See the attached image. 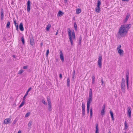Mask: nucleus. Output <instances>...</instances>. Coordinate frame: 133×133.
Here are the masks:
<instances>
[{
	"instance_id": "f704fd0d",
	"label": "nucleus",
	"mask_w": 133,
	"mask_h": 133,
	"mask_svg": "<svg viewBox=\"0 0 133 133\" xmlns=\"http://www.w3.org/2000/svg\"><path fill=\"white\" fill-rule=\"evenodd\" d=\"M42 102L45 105H46L47 104V103H46L45 100L43 99L42 100Z\"/></svg>"
},
{
	"instance_id": "7c9ffc66",
	"label": "nucleus",
	"mask_w": 133,
	"mask_h": 133,
	"mask_svg": "<svg viewBox=\"0 0 133 133\" xmlns=\"http://www.w3.org/2000/svg\"><path fill=\"white\" fill-rule=\"evenodd\" d=\"M24 72L23 70L21 69L18 72V74H22Z\"/></svg>"
},
{
	"instance_id": "ea45409f",
	"label": "nucleus",
	"mask_w": 133,
	"mask_h": 133,
	"mask_svg": "<svg viewBox=\"0 0 133 133\" xmlns=\"http://www.w3.org/2000/svg\"><path fill=\"white\" fill-rule=\"evenodd\" d=\"M26 96H26V95H25L23 97V101H25V99L26 97Z\"/></svg>"
},
{
	"instance_id": "09e8293b",
	"label": "nucleus",
	"mask_w": 133,
	"mask_h": 133,
	"mask_svg": "<svg viewBox=\"0 0 133 133\" xmlns=\"http://www.w3.org/2000/svg\"><path fill=\"white\" fill-rule=\"evenodd\" d=\"M67 82L68 83H69V82H70V79L69 78H68L67 79Z\"/></svg>"
},
{
	"instance_id": "a878e982",
	"label": "nucleus",
	"mask_w": 133,
	"mask_h": 133,
	"mask_svg": "<svg viewBox=\"0 0 133 133\" xmlns=\"http://www.w3.org/2000/svg\"><path fill=\"white\" fill-rule=\"evenodd\" d=\"M81 40L82 38L81 36H80V37L78 39V44L79 45H81Z\"/></svg>"
},
{
	"instance_id": "de8ad7c7",
	"label": "nucleus",
	"mask_w": 133,
	"mask_h": 133,
	"mask_svg": "<svg viewBox=\"0 0 133 133\" xmlns=\"http://www.w3.org/2000/svg\"><path fill=\"white\" fill-rule=\"evenodd\" d=\"M59 77L61 79L62 78V76L61 74H59Z\"/></svg>"
},
{
	"instance_id": "4d7b16f0",
	"label": "nucleus",
	"mask_w": 133,
	"mask_h": 133,
	"mask_svg": "<svg viewBox=\"0 0 133 133\" xmlns=\"http://www.w3.org/2000/svg\"><path fill=\"white\" fill-rule=\"evenodd\" d=\"M21 131L20 130H19L18 132L17 133H21Z\"/></svg>"
},
{
	"instance_id": "37998d69",
	"label": "nucleus",
	"mask_w": 133,
	"mask_h": 133,
	"mask_svg": "<svg viewBox=\"0 0 133 133\" xmlns=\"http://www.w3.org/2000/svg\"><path fill=\"white\" fill-rule=\"evenodd\" d=\"M75 70H74L73 71V78H74V76L75 74Z\"/></svg>"
},
{
	"instance_id": "6e6552de",
	"label": "nucleus",
	"mask_w": 133,
	"mask_h": 133,
	"mask_svg": "<svg viewBox=\"0 0 133 133\" xmlns=\"http://www.w3.org/2000/svg\"><path fill=\"white\" fill-rule=\"evenodd\" d=\"M30 1H28L27 4V11L28 12H30Z\"/></svg>"
},
{
	"instance_id": "b1692460",
	"label": "nucleus",
	"mask_w": 133,
	"mask_h": 133,
	"mask_svg": "<svg viewBox=\"0 0 133 133\" xmlns=\"http://www.w3.org/2000/svg\"><path fill=\"white\" fill-rule=\"evenodd\" d=\"M47 101L48 102V105H51V102L50 99L48 97H47Z\"/></svg>"
},
{
	"instance_id": "412c9836",
	"label": "nucleus",
	"mask_w": 133,
	"mask_h": 133,
	"mask_svg": "<svg viewBox=\"0 0 133 133\" xmlns=\"http://www.w3.org/2000/svg\"><path fill=\"white\" fill-rule=\"evenodd\" d=\"M127 83H128L129 76V74L128 73L126 75Z\"/></svg>"
},
{
	"instance_id": "052dcab7",
	"label": "nucleus",
	"mask_w": 133,
	"mask_h": 133,
	"mask_svg": "<svg viewBox=\"0 0 133 133\" xmlns=\"http://www.w3.org/2000/svg\"><path fill=\"white\" fill-rule=\"evenodd\" d=\"M108 133H111V132L110 131H109V132Z\"/></svg>"
},
{
	"instance_id": "13d9d810",
	"label": "nucleus",
	"mask_w": 133,
	"mask_h": 133,
	"mask_svg": "<svg viewBox=\"0 0 133 133\" xmlns=\"http://www.w3.org/2000/svg\"><path fill=\"white\" fill-rule=\"evenodd\" d=\"M58 30H57V32H56V33L55 35H57L58 34Z\"/></svg>"
},
{
	"instance_id": "3c124183",
	"label": "nucleus",
	"mask_w": 133,
	"mask_h": 133,
	"mask_svg": "<svg viewBox=\"0 0 133 133\" xmlns=\"http://www.w3.org/2000/svg\"><path fill=\"white\" fill-rule=\"evenodd\" d=\"M105 105H104L103 106V107L102 108V109H103V110H105Z\"/></svg>"
},
{
	"instance_id": "c756f323",
	"label": "nucleus",
	"mask_w": 133,
	"mask_h": 133,
	"mask_svg": "<svg viewBox=\"0 0 133 133\" xmlns=\"http://www.w3.org/2000/svg\"><path fill=\"white\" fill-rule=\"evenodd\" d=\"M124 125H125V129H127L128 128V126L127 125V122L126 121L124 123Z\"/></svg>"
},
{
	"instance_id": "9b49d317",
	"label": "nucleus",
	"mask_w": 133,
	"mask_h": 133,
	"mask_svg": "<svg viewBox=\"0 0 133 133\" xmlns=\"http://www.w3.org/2000/svg\"><path fill=\"white\" fill-rule=\"evenodd\" d=\"M125 84H121V88L122 90L123 91L124 93H125Z\"/></svg>"
},
{
	"instance_id": "dca6fc26",
	"label": "nucleus",
	"mask_w": 133,
	"mask_h": 133,
	"mask_svg": "<svg viewBox=\"0 0 133 133\" xmlns=\"http://www.w3.org/2000/svg\"><path fill=\"white\" fill-rule=\"evenodd\" d=\"M96 129L95 133H99L98 125L97 123L96 124Z\"/></svg>"
},
{
	"instance_id": "7ed1b4c3",
	"label": "nucleus",
	"mask_w": 133,
	"mask_h": 133,
	"mask_svg": "<svg viewBox=\"0 0 133 133\" xmlns=\"http://www.w3.org/2000/svg\"><path fill=\"white\" fill-rule=\"evenodd\" d=\"M92 90L91 89H90L89 98L87 100V106L90 107V104L92 101Z\"/></svg>"
},
{
	"instance_id": "423d86ee",
	"label": "nucleus",
	"mask_w": 133,
	"mask_h": 133,
	"mask_svg": "<svg viewBox=\"0 0 133 133\" xmlns=\"http://www.w3.org/2000/svg\"><path fill=\"white\" fill-rule=\"evenodd\" d=\"M82 116H84L85 115V105L84 103H82Z\"/></svg>"
},
{
	"instance_id": "39448f33",
	"label": "nucleus",
	"mask_w": 133,
	"mask_h": 133,
	"mask_svg": "<svg viewBox=\"0 0 133 133\" xmlns=\"http://www.w3.org/2000/svg\"><path fill=\"white\" fill-rule=\"evenodd\" d=\"M102 56H99L98 57L97 61V65L100 68H101L102 67Z\"/></svg>"
},
{
	"instance_id": "8fccbe9b",
	"label": "nucleus",
	"mask_w": 133,
	"mask_h": 133,
	"mask_svg": "<svg viewBox=\"0 0 133 133\" xmlns=\"http://www.w3.org/2000/svg\"><path fill=\"white\" fill-rule=\"evenodd\" d=\"M28 92H29L28 91H27L25 94V95H26V96H27V95H28Z\"/></svg>"
},
{
	"instance_id": "f03ea898",
	"label": "nucleus",
	"mask_w": 133,
	"mask_h": 133,
	"mask_svg": "<svg viewBox=\"0 0 133 133\" xmlns=\"http://www.w3.org/2000/svg\"><path fill=\"white\" fill-rule=\"evenodd\" d=\"M69 38L70 41L71 45H74V41L76 40V36L74 30L71 31L70 29L68 28V29Z\"/></svg>"
},
{
	"instance_id": "a211bd4d",
	"label": "nucleus",
	"mask_w": 133,
	"mask_h": 133,
	"mask_svg": "<svg viewBox=\"0 0 133 133\" xmlns=\"http://www.w3.org/2000/svg\"><path fill=\"white\" fill-rule=\"evenodd\" d=\"M76 13L77 14H79L81 12V9L78 8L76 10Z\"/></svg>"
},
{
	"instance_id": "f8f14e48",
	"label": "nucleus",
	"mask_w": 133,
	"mask_h": 133,
	"mask_svg": "<svg viewBox=\"0 0 133 133\" xmlns=\"http://www.w3.org/2000/svg\"><path fill=\"white\" fill-rule=\"evenodd\" d=\"M30 45L33 46L34 44V40L33 38H30Z\"/></svg>"
},
{
	"instance_id": "79ce46f5",
	"label": "nucleus",
	"mask_w": 133,
	"mask_h": 133,
	"mask_svg": "<svg viewBox=\"0 0 133 133\" xmlns=\"http://www.w3.org/2000/svg\"><path fill=\"white\" fill-rule=\"evenodd\" d=\"M15 26L16 27V30H18V24H17V25H16V26Z\"/></svg>"
},
{
	"instance_id": "473e14b6",
	"label": "nucleus",
	"mask_w": 133,
	"mask_h": 133,
	"mask_svg": "<svg viewBox=\"0 0 133 133\" xmlns=\"http://www.w3.org/2000/svg\"><path fill=\"white\" fill-rule=\"evenodd\" d=\"M21 39L23 44H24L25 43V42L24 39V38L23 37H21Z\"/></svg>"
},
{
	"instance_id": "aec40b11",
	"label": "nucleus",
	"mask_w": 133,
	"mask_h": 133,
	"mask_svg": "<svg viewBox=\"0 0 133 133\" xmlns=\"http://www.w3.org/2000/svg\"><path fill=\"white\" fill-rule=\"evenodd\" d=\"M110 114L111 117L112 119V120L113 121L114 120V119L113 114L112 111V110H110Z\"/></svg>"
},
{
	"instance_id": "ddd939ff",
	"label": "nucleus",
	"mask_w": 133,
	"mask_h": 133,
	"mask_svg": "<svg viewBox=\"0 0 133 133\" xmlns=\"http://www.w3.org/2000/svg\"><path fill=\"white\" fill-rule=\"evenodd\" d=\"M19 29L21 31H23L24 30V28L23 26V24L22 23H20L19 25Z\"/></svg>"
},
{
	"instance_id": "393cba45",
	"label": "nucleus",
	"mask_w": 133,
	"mask_h": 133,
	"mask_svg": "<svg viewBox=\"0 0 133 133\" xmlns=\"http://www.w3.org/2000/svg\"><path fill=\"white\" fill-rule=\"evenodd\" d=\"M48 110L49 111H51V105H48Z\"/></svg>"
},
{
	"instance_id": "4be33fe9",
	"label": "nucleus",
	"mask_w": 133,
	"mask_h": 133,
	"mask_svg": "<svg viewBox=\"0 0 133 133\" xmlns=\"http://www.w3.org/2000/svg\"><path fill=\"white\" fill-rule=\"evenodd\" d=\"M32 122L31 121H30L28 124V126L29 127V128L31 129V125Z\"/></svg>"
},
{
	"instance_id": "f3484780",
	"label": "nucleus",
	"mask_w": 133,
	"mask_h": 133,
	"mask_svg": "<svg viewBox=\"0 0 133 133\" xmlns=\"http://www.w3.org/2000/svg\"><path fill=\"white\" fill-rule=\"evenodd\" d=\"M4 18V12L3 10L2 9L1 11V19H3Z\"/></svg>"
},
{
	"instance_id": "72a5a7b5",
	"label": "nucleus",
	"mask_w": 133,
	"mask_h": 133,
	"mask_svg": "<svg viewBox=\"0 0 133 133\" xmlns=\"http://www.w3.org/2000/svg\"><path fill=\"white\" fill-rule=\"evenodd\" d=\"M129 17V15H127V16H126V18H125V19L126 20V22H127V21Z\"/></svg>"
},
{
	"instance_id": "680f3d73",
	"label": "nucleus",
	"mask_w": 133,
	"mask_h": 133,
	"mask_svg": "<svg viewBox=\"0 0 133 133\" xmlns=\"http://www.w3.org/2000/svg\"><path fill=\"white\" fill-rule=\"evenodd\" d=\"M124 133H127V132H125Z\"/></svg>"
},
{
	"instance_id": "2eb2a0df",
	"label": "nucleus",
	"mask_w": 133,
	"mask_h": 133,
	"mask_svg": "<svg viewBox=\"0 0 133 133\" xmlns=\"http://www.w3.org/2000/svg\"><path fill=\"white\" fill-rule=\"evenodd\" d=\"M64 14L63 12L61 11H59L58 13L57 16L58 17H61V16H63Z\"/></svg>"
},
{
	"instance_id": "20e7f679",
	"label": "nucleus",
	"mask_w": 133,
	"mask_h": 133,
	"mask_svg": "<svg viewBox=\"0 0 133 133\" xmlns=\"http://www.w3.org/2000/svg\"><path fill=\"white\" fill-rule=\"evenodd\" d=\"M121 45H118L117 47V53L120 56H122L123 55L124 52L123 50L121 49Z\"/></svg>"
},
{
	"instance_id": "6e6d98bb",
	"label": "nucleus",
	"mask_w": 133,
	"mask_h": 133,
	"mask_svg": "<svg viewBox=\"0 0 133 133\" xmlns=\"http://www.w3.org/2000/svg\"><path fill=\"white\" fill-rule=\"evenodd\" d=\"M129 1V0H122V1Z\"/></svg>"
},
{
	"instance_id": "6ab92c4d",
	"label": "nucleus",
	"mask_w": 133,
	"mask_h": 133,
	"mask_svg": "<svg viewBox=\"0 0 133 133\" xmlns=\"http://www.w3.org/2000/svg\"><path fill=\"white\" fill-rule=\"evenodd\" d=\"M51 25L50 24H48L46 27V30L47 31H49V30L50 28L51 27Z\"/></svg>"
},
{
	"instance_id": "bb28decb",
	"label": "nucleus",
	"mask_w": 133,
	"mask_h": 133,
	"mask_svg": "<svg viewBox=\"0 0 133 133\" xmlns=\"http://www.w3.org/2000/svg\"><path fill=\"white\" fill-rule=\"evenodd\" d=\"M101 2L100 1L98 0L97 1V6L100 7V5H101Z\"/></svg>"
},
{
	"instance_id": "4c0bfd02",
	"label": "nucleus",
	"mask_w": 133,
	"mask_h": 133,
	"mask_svg": "<svg viewBox=\"0 0 133 133\" xmlns=\"http://www.w3.org/2000/svg\"><path fill=\"white\" fill-rule=\"evenodd\" d=\"M90 107L87 106V112L88 114L89 113Z\"/></svg>"
},
{
	"instance_id": "4468645a",
	"label": "nucleus",
	"mask_w": 133,
	"mask_h": 133,
	"mask_svg": "<svg viewBox=\"0 0 133 133\" xmlns=\"http://www.w3.org/2000/svg\"><path fill=\"white\" fill-rule=\"evenodd\" d=\"M100 7L97 6L95 9V11L98 13H99L100 12Z\"/></svg>"
},
{
	"instance_id": "a18cd8bd",
	"label": "nucleus",
	"mask_w": 133,
	"mask_h": 133,
	"mask_svg": "<svg viewBox=\"0 0 133 133\" xmlns=\"http://www.w3.org/2000/svg\"><path fill=\"white\" fill-rule=\"evenodd\" d=\"M27 66H24L23 67V68L24 69H26L27 68Z\"/></svg>"
},
{
	"instance_id": "a19ab883",
	"label": "nucleus",
	"mask_w": 133,
	"mask_h": 133,
	"mask_svg": "<svg viewBox=\"0 0 133 133\" xmlns=\"http://www.w3.org/2000/svg\"><path fill=\"white\" fill-rule=\"evenodd\" d=\"M74 26L75 29L76 30H77V25L76 24V23L74 24Z\"/></svg>"
},
{
	"instance_id": "f257e3e1",
	"label": "nucleus",
	"mask_w": 133,
	"mask_h": 133,
	"mask_svg": "<svg viewBox=\"0 0 133 133\" xmlns=\"http://www.w3.org/2000/svg\"><path fill=\"white\" fill-rule=\"evenodd\" d=\"M129 24L122 25L119 28L118 34L121 37H125L127 34L128 29H129Z\"/></svg>"
},
{
	"instance_id": "cd10ccee",
	"label": "nucleus",
	"mask_w": 133,
	"mask_h": 133,
	"mask_svg": "<svg viewBox=\"0 0 133 133\" xmlns=\"http://www.w3.org/2000/svg\"><path fill=\"white\" fill-rule=\"evenodd\" d=\"M105 114V110L102 109L101 111V114L102 116H103Z\"/></svg>"
},
{
	"instance_id": "1a4fd4ad",
	"label": "nucleus",
	"mask_w": 133,
	"mask_h": 133,
	"mask_svg": "<svg viewBox=\"0 0 133 133\" xmlns=\"http://www.w3.org/2000/svg\"><path fill=\"white\" fill-rule=\"evenodd\" d=\"M60 53V57L61 59V60L62 62H64V61L63 55L62 52V51H61L59 52Z\"/></svg>"
},
{
	"instance_id": "c9c22d12",
	"label": "nucleus",
	"mask_w": 133,
	"mask_h": 133,
	"mask_svg": "<svg viewBox=\"0 0 133 133\" xmlns=\"http://www.w3.org/2000/svg\"><path fill=\"white\" fill-rule=\"evenodd\" d=\"M49 53V49H48L47 50L46 53V56L47 57H48Z\"/></svg>"
},
{
	"instance_id": "e433bc0d",
	"label": "nucleus",
	"mask_w": 133,
	"mask_h": 133,
	"mask_svg": "<svg viewBox=\"0 0 133 133\" xmlns=\"http://www.w3.org/2000/svg\"><path fill=\"white\" fill-rule=\"evenodd\" d=\"M92 83H94L95 82V76H94L93 75L92 77Z\"/></svg>"
},
{
	"instance_id": "9d476101",
	"label": "nucleus",
	"mask_w": 133,
	"mask_h": 133,
	"mask_svg": "<svg viewBox=\"0 0 133 133\" xmlns=\"http://www.w3.org/2000/svg\"><path fill=\"white\" fill-rule=\"evenodd\" d=\"M11 119L10 118L6 119L4 120V123L5 124H7L11 123Z\"/></svg>"
},
{
	"instance_id": "5fc2aeb1",
	"label": "nucleus",
	"mask_w": 133,
	"mask_h": 133,
	"mask_svg": "<svg viewBox=\"0 0 133 133\" xmlns=\"http://www.w3.org/2000/svg\"><path fill=\"white\" fill-rule=\"evenodd\" d=\"M129 84H127V89H128L129 88L128 87V85Z\"/></svg>"
},
{
	"instance_id": "603ef678",
	"label": "nucleus",
	"mask_w": 133,
	"mask_h": 133,
	"mask_svg": "<svg viewBox=\"0 0 133 133\" xmlns=\"http://www.w3.org/2000/svg\"><path fill=\"white\" fill-rule=\"evenodd\" d=\"M43 45V43L42 42L41 44H40V45H41V47H42V45Z\"/></svg>"
},
{
	"instance_id": "58836bf2",
	"label": "nucleus",
	"mask_w": 133,
	"mask_h": 133,
	"mask_svg": "<svg viewBox=\"0 0 133 133\" xmlns=\"http://www.w3.org/2000/svg\"><path fill=\"white\" fill-rule=\"evenodd\" d=\"M13 20L15 26H16V25H17V23L16 19H13Z\"/></svg>"
},
{
	"instance_id": "5701e85b",
	"label": "nucleus",
	"mask_w": 133,
	"mask_h": 133,
	"mask_svg": "<svg viewBox=\"0 0 133 133\" xmlns=\"http://www.w3.org/2000/svg\"><path fill=\"white\" fill-rule=\"evenodd\" d=\"M25 103V101H22V102L21 103V104H20V105H19V108H20L22 106H23L24 105Z\"/></svg>"
},
{
	"instance_id": "864d4df0",
	"label": "nucleus",
	"mask_w": 133,
	"mask_h": 133,
	"mask_svg": "<svg viewBox=\"0 0 133 133\" xmlns=\"http://www.w3.org/2000/svg\"><path fill=\"white\" fill-rule=\"evenodd\" d=\"M16 122V121H15V120L14 122H13L12 123L13 124H15V123Z\"/></svg>"
},
{
	"instance_id": "0eeeda50",
	"label": "nucleus",
	"mask_w": 133,
	"mask_h": 133,
	"mask_svg": "<svg viewBox=\"0 0 133 133\" xmlns=\"http://www.w3.org/2000/svg\"><path fill=\"white\" fill-rule=\"evenodd\" d=\"M128 112L127 114L128 115L129 118L131 117V107H128L127 109Z\"/></svg>"
},
{
	"instance_id": "2f4dec72",
	"label": "nucleus",
	"mask_w": 133,
	"mask_h": 133,
	"mask_svg": "<svg viewBox=\"0 0 133 133\" xmlns=\"http://www.w3.org/2000/svg\"><path fill=\"white\" fill-rule=\"evenodd\" d=\"M10 24V22H8L6 25V27L8 28H9Z\"/></svg>"
},
{
	"instance_id": "bf43d9fd",
	"label": "nucleus",
	"mask_w": 133,
	"mask_h": 133,
	"mask_svg": "<svg viewBox=\"0 0 133 133\" xmlns=\"http://www.w3.org/2000/svg\"><path fill=\"white\" fill-rule=\"evenodd\" d=\"M67 86L68 87H69L70 86V84H68Z\"/></svg>"
},
{
	"instance_id": "49530a36",
	"label": "nucleus",
	"mask_w": 133,
	"mask_h": 133,
	"mask_svg": "<svg viewBox=\"0 0 133 133\" xmlns=\"http://www.w3.org/2000/svg\"><path fill=\"white\" fill-rule=\"evenodd\" d=\"M31 89L32 88H31V87L29 88L28 89V90H27V91L29 92L31 90Z\"/></svg>"
},
{
	"instance_id": "c03bdc74",
	"label": "nucleus",
	"mask_w": 133,
	"mask_h": 133,
	"mask_svg": "<svg viewBox=\"0 0 133 133\" xmlns=\"http://www.w3.org/2000/svg\"><path fill=\"white\" fill-rule=\"evenodd\" d=\"M29 114H30L28 113L26 114L25 116V117H28L29 115Z\"/></svg>"
},
{
	"instance_id": "c85d7f7f",
	"label": "nucleus",
	"mask_w": 133,
	"mask_h": 133,
	"mask_svg": "<svg viewBox=\"0 0 133 133\" xmlns=\"http://www.w3.org/2000/svg\"><path fill=\"white\" fill-rule=\"evenodd\" d=\"M92 109L91 108L90 110V118L92 117Z\"/></svg>"
}]
</instances>
